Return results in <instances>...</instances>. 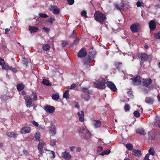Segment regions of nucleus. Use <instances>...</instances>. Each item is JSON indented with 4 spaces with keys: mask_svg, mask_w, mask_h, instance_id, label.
I'll return each instance as SVG.
<instances>
[{
    "mask_svg": "<svg viewBox=\"0 0 160 160\" xmlns=\"http://www.w3.org/2000/svg\"><path fill=\"white\" fill-rule=\"evenodd\" d=\"M105 80L102 78H100L98 80L94 83L95 86L101 89H104L106 87Z\"/></svg>",
    "mask_w": 160,
    "mask_h": 160,
    "instance_id": "nucleus-1",
    "label": "nucleus"
},
{
    "mask_svg": "<svg viewBox=\"0 0 160 160\" xmlns=\"http://www.w3.org/2000/svg\"><path fill=\"white\" fill-rule=\"evenodd\" d=\"M95 20L101 23L106 19L105 15L100 12H96L94 14Z\"/></svg>",
    "mask_w": 160,
    "mask_h": 160,
    "instance_id": "nucleus-2",
    "label": "nucleus"
},
{
    "mask_svg": "<svg viewBox=\"0 0 160 160\" xmlns=\"http://www.w3.org/2000/svg\"><path fill=\"white\" fill-rule=\"evenodd\" d=\"M24 98L25 100V102L26 106L30 108L32 103V99L29 95L25 96Z\"/></svg>",
    "mask_w": 160,
    "mask_h": 160,
    "instance_id": "nucleus-3",
    "label": "nucleus"
},
{
    "mask_svg": "<svg viewBox=\"0 0 160 160\" xmlns=\"http://www.w3.org/2000/svg\"><path fill=\"white\" fill-rule=\"evenodd\" d=\"M132 80V83L134 85H137L141 83L140 77L138 76H136L130 79Z\"/></svg>",
    "mask_w": 160,
    "mask_h": 160,
    "instance_id": "nucleus-4",
    "label": "nucleus"
},
{
    "mask_svg": "<svg viewBox=\"0 0 160 160\" xmlns=\"http://www.w3.org/2000/svg\"><path fill=\"white\" fill-rule=\"evenodd\" d=\"M91 60V58L89 56L85 58L83 61V67L89 68L91 66V65L90 63Z\"/></svg>",
    "mask_w": 160,
    "mask_h": 160,
    "instance_id": "nucleus-5",
    "label": "nucleus"
},
{
    "mask_svg": "<svg viewBox=\"0 0 160 160\" xmlns=\"http://www.w3.org/2000/svg\"><path fill=\"white\" fill-rule=\"evenodd\" d=\"M140 28V25L138 23L133 24L130 27V29L133 32H138Z\"/></svg>",
    "mask_w": 160,
    "mask_h": 160,
    "instance_id": "nucleus-6",
    "label": "nucleus"
},
{
    "mask_svg": "<svg viewBox=\"0 0 160 160\" xmlns=\"http://www.w3.org/2000/svg\"><path fill=\"white\" fill-rule=\"evenodd\" d=\"M107 87L113 92H116L117 89L114 83L111 81H107L106 82Z\"/></svg>",
    "mask_w": 160,
    "mask_h": 160,
    "instance_id": "nucleus-7",
    "label": "nucleus"
},
{
    "mask_svg": "<svg viewBox=\"0 0 160 160\" xmlns=\"http://www.w3.org/2000/svg\"><path fill=\"white\" fill-rule=\"evenodd\" d=\"M44 109L46 112L51 113H53L55 110L53 107L49 105L44 106Z\"/></svg>",
    "mask_w": 160,
    "mask_h": 160,
    "instance_id": "nucleus-8",
    "label": "nucleus"
},
{
    "mask_svg": "<svg viewBox=\"0 0 160 160\" xmlns=\"http://www.w3.org/2000/svg\"><path fill=\"white\" fill-rule=\"evenodd\" d=\"M50 11H53V13L55 14H58L59 13V10L58 8V7L54 5L51 6L49 8Z\"/></svg>",
    "mask_w": 160,
    "mask_h": 160,
    "instance_id": "nucleus-9",
    "label": "nucleus"
},
{
    "mask_svg": "<svg viewBox=\"0 0 160 160\" xmlns=\"http://www.w3.org/2000/svg\"><path fill=\"white\" fill-rule=\"evenodd\" d=\"M149 26L151 31L155 29L156 27V22L153 20H151L149 23Z\"/></svg>",
    "mask_w": 160,
    "mask_h": 160,
    "instance_id": "nucleus-10",
    "label": "nucleus"
},
{
    "mask_svg": "<svg viewBox=\"0 0 160 160\" xmlns=\"http://www.w3.org/2000/svg\"><path fill=\"white\" fill-rule=\"evenodd\" d=\"M87 54V53L85 48H82L79 52L78 53V56L80 58L85 57Z\"/></svg>",
    "mask_w": 160,
    "mask_h": 160,
    "instance_id": "nucleus-11",
    "label": "nucleus"
},
{
    "mask_svg": "<svg viewBox=\"0 0 160 160\" xmlns=\"http://www.w3.org/2000/svg\"><path fill=\"white\" fill-rule=\"evenodd\" d=\"M50 128L49 131V133L51 134L52 136L54 135L56 133V129L55 126L52 124L49 126Z\"/></svg>",
    "mask_w": 160,
    "mask_h": 160,
    "instance_id": "nucleus-12",
    "label": "nucleus"
},
{
    "mask_svg": "<svg viewBox=\"0 0 160 160\" xmlns=\"http://www.w3.org/2000/svg\"><path fill=\"white\" fill-rule=\"evenodd\" d=\"M45 144L44 142L42 141L39 142L38 145V149L40 153L42 154L43 153V147Z\"/></svg>",
    "mask_w": 160,
    "mask_h": 160,
    "instance_id": "nucleus-13",
    "label": "nucleus"
},
{
    "mask_svg": "<svg viewBox=\"0 0 160 160\" xmlns=\"http://www.w3.org/2000/svg\"><path fill=\"white\" fill-rule=\"evenodd\" d=\"M31 128L30 127H25L22 128L21 130V132L22 134H26L29 133L31 131Z\"/></svg>",
    "mask_w": 160,
    "mask_h": 160,
    "instance_id": "nucleus-14",
    "label": "nucleus"
},
{
    "mask_svg": "<svg viewBox=\"0 0 160 160\" xmlns=\"http://www.w3.org/2000/svg\"><path fill=\"white\" fill-rule=\"evenodd\" d=\"M78 115L79 118V120L81 122H82L84 120V114L83 111L78 112Z\"/></svg>",
    "mask_w": 160,
    "mask_h": 160,
    "instance_id": "nucleus-15",
    "label": "nucleus"
},
{
    "mask_svg": "<svg viewBox=\"0 0 160 160\" xmlns=\"http://www.w3.org/2000/svg\"><path fill=\"white\" fill-rule=\"evenodd\" d=\"M91 136V133L88 130H86L85 132H84L83 134L82 137L84 139L88 140L90 138Z\"/></svg>",
    "mask_w": 160,
    "mask_h": 160,
    "instance_id": "nucleus-16",
    "label": "nucleus"
},
{
    "mask_svg": "<svg viewBox=\"0 0 160 160\" xmlns=\"http://www.w3.org/2000/svg\"><path fill=\"white\" fill-rule=\"evenodd\" d=\"M62 157L65 159L69 160L71 158V156L68 152H65L62 153Z\"/></svg>",
    "mask_w": 160,
    "mask_h": 160,
    "instance_id": "nucleus-17",
    "label": "nucleus"
},
{
    "mask_svg": "<svg viewBox=\"0 0 160 160\" xmlns=\"http://www.w3.org/2000/svg\"><path fill=\"white\" fill-rule=\"evenodd\" d=\"M28 29L31 33L36 32L39 30L38 28L34 26H29Z\"/></svg>",
    "mask_w": 160,
    "mask_h": 160,
    "instance_id": "nucleus-18",
    "label": "nucleus"
},
{
    "mask_svg": "<svg viewBox=\"0 0 160 160\" xmlns=\"http://www.w3.org/2000/svg\"><path fill=\"white\" fill-rule=\"evenodd\" d=\"M138 57L139 58L141 59L142 61H143L147 60L148 59L147 55L145 53L140 54Z\"/></svg>",
    "mask_w": 160,
    "mask_h": 160,
    "instance_id": "nucleus-19",
    "label": "nucleus"
},
{
    "mask_svg": "<svg viewBox=\"0 0 160 160\" xmlns=\"http://www.w3.org/2000/svg\"><path fill=\"white\" fill-rule=\"evenodd\" d=\"M152 82V80L151 79H143L142 82L143 85L147 87Z\"/></svg>",
    "mask_w": 160,
    "mask_h": 160,
    "instance_id": "nucleus-20",
    "label": "nucleus"
},
{
    "mask_svg": "<svg viewBox=\"0 0 160 160\" xmlns=\"http://www.w3.org/2000/svg\"><path fill=\"white\" fill-rule=\"evenodd\" d=\"M6 135L9 137L16 138L17 135L14 132H8L6 133Z\"/></svg>",
    "mask_w": 160,
    "mask_h": 160,
    "instance_id": "nucleus-21",
    "label": "nucleus"
},
{
    "mask_svg": "<svg viewBox=\"0 0 160 160\" xmlns=\"http://www.w3.org/2000/svg\"><path fill=\"white\" fill-rule=\"evenodd\" d=\"M132 152L133 154L136 157H138L142 155L141 151L138 149H133Z\"/></svg>",
    "mask_w": 160,
    "mask_h": 160,
    "instance_id": "nucleus-22",
    "label": "nucleus"
},
{
    "mask_svg": "<svg viewBox=\"0 0 160 160\" xmlns=\"http://www.w3.org/2000/svg\"><path fill=\"white\" fill-rule=\"evenodd\" d=\"M92 123L94 127L96 128H99L101 125V122L98 120H93L92 121Z\"/></svg>",
    "mask_w": 160,
    "mask_h": 160,
    "instance_id": "nucleus-23",
    "label": "nucleus"
},
{
    "mask_svg": "<svg viewBox=\"0 0 160 160\" xmlns=\"http://www.w3.org/2000/svg\"><path fill=\"white\" fill-rule=\"evenodd\" d=\"M115 6L117 9L121 10L123 8L124 4L123 3H121L120 4H116L115 5Z\"/></svg>",
    "mask_w": 160,
    "mask_h": 160,
    "instance_id": "nucleus-24",
    "label": "nucleus"
},
{
    "mask_svg": "<svg viewBox=\"0 0 160 160\" xmlns=\"http://www.w3.org/2000/svg\"><path fill=\"white\" fill-rule=\"evenodd\" d=\"M42 83L43 84L47 86H50L51 85V83L48 80L45 79H43Z\"/></svg>",
    "mask_w": 160,
    "mask_h": 160,
    "instance_id": "nucleus-25",
    "label": "nucleus"
},
{
    "mask_svg": "<svg viewBox=\"0 0 160 160\" xmlns=\"http://www.w3.org/2000/svg\"><path fill=\"white\" fill-rule=\"evenodd\" d=\"M42 48L44 51H46L50 49V46L48 44H45L42 46Z\"/></svg>",
    "mask_w": 160,
    "mask_h": 160,
    "instance_id": "nucleus-26",
    "label": "nucleus"
},
{
    "mask_svg": "<svg viewBox=\"0 0 160 160\" xmlns=\"http://www.w3.org/2000/svg\"><path fill=\"white\" fill-rule=\"evenodd\" d=\"M146 102L149 104H152L153 102V99L151 98H147L145 99Z\"/></svg>",
    "mask_w": 160,
    "mask_h": 160,
    "instance_id": "nucleus-27",
    "label": "nucleus"
},
{
    "mask_svg": "<svg viewBox=\"0 0 160 160\" xmlns=\"http://www.w3.org/2000/svg\"><path fill=\"white\" fill-rule=\"evenodd\" d=\"M24 87V85L22 83H19L17 85V88L19 91H20L23 89Z\"/></svg>",
    "mask_w": 160,
    "mask_h": 160,
    "instance_id": "nucleus-28",
    "label": "nucleus"
},
{
    "mask_svg": "<svg viewBox=\"0 0 160 160\" xmlns=\"http://www.w3.org/2000/svg\"><path fill=\"white\" fill-rule=\"evenodd\" d=\"M82 91L84 92H86L88 94H92V90H89L88 89V88L86 87H82Z\"/></svg>",
    "mask_w": 160,
    "mask_h": 160,
    "instance_id": "nucleus-29",
    "label": "nucleus"
},
{
    "mask_svg": "<svg viewBox=\"0 0 160 160\" xmlns=\"http://www.w3.org/2000/svg\"><path fill=\"white\" fill-rule=\"evenodd\" d=\"M63 98L66 99H69V94L68 90H67L65 91V92L63 94Z\"/></svg>",
    "mask_w": 160,
    "mask_h": 160,
    "instance_id": "nucleus-30",
    "label": "nucleus"
},
{
    "mask_svg": "<svg viewBox=\"0 0 160 160\" xmlns=\"http://www.w3.org/2000/svg\"><path fill=\"white\" fill-rule=\"evenodd\" d=\"M136 132L141 135H144L145 134V133L143 129H138L136 130Z\"/></svg>",
    "mask_w": 160,
    "mask_h": 160,
    "instance_id": "nucleus-31",
    "label": "nucleus"
},
{
    "mask_svg": "<svg viewBox=\"0 0 160 160\" xmlns=\"http://www.w3.org/2000/svg\"><path fill=\"white\" fill-rule=\"evenodd\" d=\"M126 147L127 149L128 150L131 151L133 149V146L131 143H128L126 145Z\"/></svg>",
    "mask_w": 160,
    "mask_h": 160,
    "instance_id": "nucleus-32",
    "label": "nucleus"
},
{
    "mask_svg": "<svg viewBox=\"0 0 160 160\" xmlns=\"http://www.w3.org/2000/svg\"><path fill=\"white\" fill-rule=\"evenodd\" d=\"M148 136L149 139L153 140L155 139V137L154 135L152 134L151 132H148Z\"/></svg>",
    "mask_w": 160,
    "mask_h": 160,
    "instance_id": "nucleus-33",
    "label": "nucleus"
},
{
    "mask_svg": "<svg viewBox=\"0 0 160 160\" xmlns=\"http://www.w3.org/2000/svg\"><path fill=\"white\" fill-rule=\"evenodd\" d=\"M2 68L3 69L7 71L9 70L10 67L7 64H3L2 65Z\"/></svg>",
    "mask_w": 160,
    "mask_h": 160,
    "instance_id": "nucleus-34",
    "label": "nucleus"
},
{
    "mask_svg": "<svg viewBox=\"0 0 160 160\" xmlns=\"http://www.w3.org/2000/svg\"><path fill=\"white\" fill-rule=\"evenodd\" d=\"M52 98L54 100H57L59 98V96L58 94H53L52 96Z\"/></svg>",
    "mask_w": 160,
    "mask_h": 160,
    "instance_id": "nucleus-35",
    "label": "nucleus"
},
{
    "mask_svg": "<svg viewBox=\"0 0 160 160\" xmlns=\"http://www.w3.org/2000/svg\"><path fill=\"white\" fill-rule=\"evenodd\" d=\"M149 153L150 154L154 155L155 153L154 148L152 147L148 150Z\"/></svg>",
    "mask_w": 160,
    "mask_h": 160,
    "instance_id": "nucleus-36",
    "label": "nucleus"
},
{
    "mask_svg": "<svg viewBox=\"0 0 160 160\" xmlns=\"http://www.w3.org/2000/svg\"><path fill=\"white\" fill-rule=\"evenodd\" d=\"M86 130L88 129H85L84 128L82 127H80L79 130V132L80 133H83L84 134V132H85Z\"/></svg>",
    "mask_w": 160,
    "mask_h": 160,
    "instance_id": "nucleus-37",
    "label": "nucleus"
},
{
    "mask_svg": "<svg viewBox=\"0 0 160 160\" xmlns=\"http://www.w3.org/2000/svg\"><path fill=\"white\" fill-rule=\"evenodd\" d=\"M110 152V151L109 150H107L102 152L100 155L102 156H103L105 155H108Z\"/></svg>",
    "mask_w": 160,
    "mask_h": 160,
    "instance_id": "nucleus-38",
    "label": "nucleus"
},
{
    "mask_svg": "<svg viewBox=\"0 0 160 160\" xmlns=\"http://www.w3.org/2000/svg\"><path fill=\"white\" fill-rule=\"evenodd\" d=\"M35 137L36 141H39L40 139V135L39 133L38 132H37L36 133Z\"/></svg>",
    "mask_w": 160,
    "mask_h": 160,
    "instance_id": "nucleus-39",
    "label": "nucleus"
},
{
    "mask_svg": "<svg viewBox=\"0 0 160 160\" xmlns=\"http://www.w3.org/2000/svg\"><path fill=\"white\" fill-rule=\"evenodd\" d=\"M154 36L157 39H160V31L157 33H155L154 34Z\"/></svg>",
    "mask_w": 160,
    "mask_h": 160,
    "instance_id": "nucleus-40",
    "label": "nucleus"
},
{
    "mask_svg": "<svg viewBox=\"0 0 160 160\" xmlns=\"http://www.w3.org/2000/svg\"><path fill=\"white\" fill-rule=\"evenodd\" d=\"M82 16H83L85 18H88V16L87 15V12L85 10L82 11L81 13Z\"/></svg>",
    "mask_w": 160,
    "mask_h": 160,
    "instance_id": "nucleus-41",
    "label": "nucleus"
},
{
    "mask_svg": "<svg viewBox=\"0 0 160 160\" xmlns=\"http://www.w3.org/2000/svg\"><path fill=\"white\" fill-rule=\"evenodd\" d=\"M39 15L40 17L43 18H47L48 17V15L43 13H39Z\"/></svg>",
    "mask_w": 160,
    "mask_h": 160,
    "instance_id": "nucleus-42",
    "label": "nucleus"
},
{
    "mask_svg": "<svg viewBox=\"0 0 160 160\" xmlns=\"http://www.w3.org/2000/svg\"><path fill=\"white\" fill-rule=\"evenodd\" d=\"M32 96L33 97V99L34 101H36L37 100L38 98L36 93L35 92H33L32 93Z\"/></svg>",
    "mask_w": 160,
    "mask_h": 160,
    "instance_id": "nucleus-43",
    "label": "nucleus"
},
{
    "mask_svg": "<svg viewBox=\"0 0 160 160\" xmlns=\"http://www.w3.org/2000/svg\"><path fill=\"white\" fill-rule=\"evenodd\" d=\"M130 108V106L128 104H126L124 106V109L126 111H128Z\"/></svg>",
    "mask_w": 160,
    "mask_h": 160,
    "instance_id": "nucleus-44",
    "label": "nucleus"
},
{
    "mask_svg": "<svg viewBox=\"0 0 160 160\" xmlns=\"http://www.w3.org/2000/svg\"><path fill=\"white\" fill-rule=\"evenodd\" d=\"M134 116L136 117H139L140 116V113L138 111H135L133 112Z\"/></svg>",
    "mask_w": 160,
    "mask_h": 160,
    "instance_id": "nucleus-45",
    "label": "nucleus"
},
{
    "mask_svg": "<svg viewBox=\"0 0 160 160\" xmlns=\"http://www.w3.org/2000/svg\"><path fill=\"white\" fill-rule=\"evenodd\" d=\"M55 20V19L54 18L51 17L48 19V21L50 23L52 24Z\"/></svg>",
    "mask_w": 160,
    "mask_h": 160,
    "instance_id": "nucleus-46",
    "label": "nucleus"
},
{
    "mask_svg": "<svg viewBox=\"0 0 160 160\" xmlns=\"http://www.w3.org/2000/svg\"><path fill=\"white\" fill-rule=\"evenodd\" d=\"M90 96L89 95H88L86 96L83 98L85 101H88L90 100Z\"/></svg>",
    "mask_w": 160,
    "mask_h": 160,
    "instance_id": "nucleus-47",
    "label": "nucleus"
},
{
    "mask_svg": "<svg viewBox=\"0 0 160 160\" xmlns=\"http://www.w3.org/2000/svg\"><path fill=\"white\" fill-rule=\"evenodd\" d=\"M68 43V42L67 41H63L62 43V47H64L66 46V45Z\"/></svg>",
    "mask_w": 160,
    "mask_h": 160,
    "instance_id": "nucleus-48",
    "label": "nucleus"
},
{
    "mask_svg": "<svg viewBox=\"0 0 160 160\" xmlns=\"http://www.w3.org/2000/svg\"><path fill=\"white\" fill-rule=\"evenodd\" d=\"M42 29L44 30V31L47 33H49L50 30L49 28L46 27H43L42 28Z\"/></svg>",
    "mask_w": 160,
    "mask_h": 160,
    "instance_id": "nucleus-49",
    "label": "nucleus"
},
{
    "mask_svg": "<svg viewBox=\"0 0 160 160\" xmlns=\"http://www.w3.org/2000/svg\"><path fill=\"white\" fill-rule=\"evenodd\" d=\"M68 2V3L69 5H72L74 2V0H67Z\"/></svg>",
    "mask_w": 160,
    "mask_h": 160,
    "instance_id": "nucleus-50",
    "label": "nucleus"
},
{
    "mask_svg": "<svg viewBox=\"0 0 160 160\" xmlns=\"http://www.w3.org/2000/svg\"><path fill=\"white\" fill-rule=\"evenodd\" d=\"M9 70L12 71L14 72H17V69L16 68H13L11 67H10Z\"/></svg>",
    "mask_w": 160,
    "mask_h": 160,
    "instance_id": "nucleus-51",
    "label": "nucleus"
},
{
    "mask_svg": "<svg viewBox=\"0 0 160 160\" xmlns=\"http://www.w3.org/2000/svg\"><path fill=\"white\" fill-rule=\"evenodd\" d=\"M5 62L4 60L0 58V65H2L3 64H5Z\"/></svg>",
    "mask_w": 160,
    "mask_h": 160,
    "instance_id": "nucleus-52",
    "label": "nucleus"
},
{
    "mask_svg": "<svg viewBox=\"0 0 160 160\" xmlns=\"http://www.w3.org/2000/svg\"><path fill=\"white\" fill-rule=\"evenodd\" d=\"M35 126L38 127V122L34 121H32L31 122Z\"/></svg>",
    "mask_w": 160,
    "mask_h": 160,
    "instance_id": "nucleus-53",
    "label": "nucleus"
},
{
    "mask_svg": "<svg viewBox=\"0 0 160 160\" xmlns=\"http://www.w3.org/2000/svg\"><path fill=\"white\" fill-rule=\"evenodd\" d=\"M149 154H147L144 158V160H150L149 159Z\"/></svg>",
    "mask_w": 160,
    "mask_h": 160,
    "instance_id": "nucleus-54",
    "label": "nucleus"
},
{
    "mask_svg": "<svg viewBox=\"0 0 160 160\" xmlns=\"http://www.w3.org/2000/svg\"><path fill=\"white\" fill-rule=\"evenodd\" d=\"M122 64V63L120 62H117L116 63V66L117 68L118 69H119V67Z\"/></svg>",
    "mask_w": 160,
    "mask_h": 160,
    "instance_id": "nucleus-55",
    "label": "nucleus"
},
{
    "mask_svg": "<svg viewBox=\"0 0 160 160\" xmlns=\"http://www.w3.org/2000/svg\"><path fill=\"white\" fill-rule=\"evenodd\" d=\"M79 38H76V39L74 40L73 43L74 44H76L79 42Z\"/></svg>",
    "mask_w": 160,
    "mask_h": 160,
    "instance_id": "nucleus-56",
    "label": "nucleus"
},
{
    "mask_svg": "<svg viewBox=\"0 0 160 160\" xmlns=\"http://www.w3.org/2000/svg\"><path fill=\"white\" fill-rule=\"evenodd\" d=\"M77 86V85L75 83L73 84L72 85H71L70 88V89H73L74 88H75Z\"/></svg>",
    "mask_w": 160,
    "mask_h": 160,
    "instance_id": "nucleus-57",
    "label": "nucleus"
},
{
    "mask_svg": "<svg viewBox=\"0 0 160 160\" xmlns=\"http://www.w3.org/2000/svg\"><path fill=\"white\" fill-rule=\"evenodd\" d=\"M51 154H52V156H51V158H54L55 157V153L54 152H53V151H51Z\"/></svg>",
    "mask_w": 160,
    "mask_h": 160,
    "instance_id": "nucleus-58",
    "label": "nucleus"
},
{
    "mask_svg": "<svg viewBox=\"0 0 160 160\" xmlns=\"http://www.w3.org/2000/svg\"><path fill=\"white\" fill-rule=\"evenodd\" d=\"M102 150V148L101 146L98 147L97 148V151L98 152H100Z\"/></svg>",
    "mask_w": 160,
    "mask_h": 160,
    "instance_id": "nucleus-59",
    "label": "nucleus"
},
{
    "mask_svg": "<svg viewBox=\"0 0 160 160\" xmlns=\"http://www.w3.org/2000/svg\"><path fill=\"white\" fill-rule=\"evenodd\" d=\"M23 154L26 156H27L28 154V151L25 150H24L23 151Z\"/></svg>",
    "mask_w": 160,
    "mask_h": 160,
    "instance_id": "nucleus-60",
    "label": "nucleus"
},
{
    "mask_svg": "<svg viewBox=\"0 0 160 160\" xmlns=\"http://www.w3.org/2000/svg\"><path fill=\"white\" fill-rule=\"evenodd\" d=\"M74 104L75 105V108H79V106L78 105V104L77 102H74Z\"/></svg>",
    "mask_w": 160,
    "mask_h": 160,
    "instance_id": "nucleus-61",
    "label": "nucleus"
},
{
    "mask_svg": "<svg viewBox=\"0 0 160 160\" xmlns=\"http://www.w3.org/2000/svg\"><path fill=\"white\" fill-rule=\"evenodd\" d=\"M56 142L55 140L53 139L51 141V143L53 146H54L55 145Z\"/></svg>",
    "mask_w": 160,
    "mask_h": 160,
    "instance_id": "nucleus-62",
    "label": "nucleus"
},
{
    "mask_svg": "<svg viewBox=\"0 0 160 160\" xmlns=\"http://www.w3.org/2000/svg\"><path fill=\"white\" fill-rule=\"evenodd\" d=\"M75 148V147L74 146H71V147H69L70 150L72 152L73 151Z\"/></svg>",
    "mask_w": 160,
    "mask_h": 160,
    "instance_id": "nucleus-63",
    "label": "nucleus"
},
{
    "mask_svg": "<svg viewBox=\"0 0 160 160\" xmlns=\"http://www.w3.org/2000/svg\"><path fill=\"white\" fill-rule=\"evenodd\" d=\"M137 6L138 7H139L141 6V3L139 2H138L137 3Z\"/></svg>",
    "mask_w": 160,
    "mask_h": 160,
    "instance_id": "nucleus-64",
    "label": "nucleus"
}]
</instances>
